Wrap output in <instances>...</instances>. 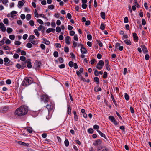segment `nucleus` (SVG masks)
<instances>
[{"label":"nucleus","mask_w":151,"mask_h":151,"mask_svg":"<svg viewBox=\"0 0 151 151\" xmlns=\"http://www.w3.org/2000/svg\"><path fill=\"white\" fill-rule=\"evenodd\" d=\"M28 111V107L25 105L21 106L15 110L14 114L15 116L19 117L26 114Z\"/></svg>","instance_id":"1"},{"label":"nucleus","mask_w":151,"mask_h":151,"mask_svg":"<svg viewBox=\"0 0 151 151\" xmlns=\"http://www.w3.org/2000/svg\"><path fill=\"white\" fill-rule=\"evenodd\" d=\"M34 80L31 77H26L22 81L21 85L23 86L27 87L33 83Z\"/></svg>","instance_id":"2"},{"label":"nucleus","mask_w":151,"mask_h":151,"mask_svg":"<svg viewBox=\"0 0 151 151\" xmlns=\"http://www.w3.org/2000/svg\"><path fill=\"white\" fill-rule=\"evenodd\" d=\"M104 65V62L102 60H100L97 64L96 67L99 70H101Z\"/></svg>","instance_id":"3"},{"label":"nucleus","mask_w":151,"mask_h":151,"mask_svg":"<svg viewBox=\"0 0 151 151\" xmlns=\"http://www.w3.org/2000/svg\"><path fill=\"white\" fill-rule=\"evenodd\" d=\"M40 97L41 100L45 103L49 101V97L47 95H42Z\"/></svg>","instance_id":"4"},{"label":"nucleus","mask_w":151,"mask_h":151,"mask_svg":"<svg viewBox=\"0 0 151 151\" xmlns=\"http://www.w3.org/2000/svg\"><path fill=\"white\" fill-rule=\"evenodd\" d=\"M108 119L113 122L114 125H116L118 124V123L116 120L114 116H109L108 117Z\"/></svg>","instance_id":"5"},{"label":"nucleus","mask_w":151,"mask_h":151,"mask_svg":"<svg viewBox=\"0 0 151 151\" xmlns=\"http://www.w3.org/2000/svg\"><path fill=\"white\" fill-rule=\"evenodd\" d=\"M9 111V107L8 106H5L3 108H0V113H5Z\"/></svg>","instance_id":"6"},{"label":"nucleus","mask_w":151,"mask_h":151,"mask_svg":"<svg viewBox=\"0 0 151 151\" xmlns=\"http://www.w3.org/2000/svg\"><path fill=\"white\" fill-rule=\"evenodd\" d=\"M97 151H109V150L105 146H100L97 148Z\"/></svg>","instance_id":"7"},{"label":"nucleus","mask_w":151,"mask_h":151,"mask_svg":"<svg viewBox=\"0 0 151 151\" xmlns=\"http://www.w3.org/2000/svg\"><path fill=\"white\" fill-rule=\"evenodd\" d=\"M41 63L40 62L36 60L34 63V65L36 70H39L40 68V66Z\"/></svg>","instance_id":"8"},{"label":"nucleus","mask_w":151,"mask_h":151,"mask_svg":"<svg viewBox=\"0 0 151 151\" xmlns=\"http://www.w3.org/2000/svg\"><path fill=\"white\" fill-rule=\"evenodd\" d=\"M54 107L53 104L51 102L50 103V104H48L46 105V107L48 109V112L52 110L53 109Z\"/></svg>","instance_id":"9"},{"label":"nucleus","mask_w":151,"mask_h":151,"mask_svg":"<svg viewBox=\"0 0 151 151\" xmlns=\"http://www.w3.org/2000/svg\"><path fill=\"white\" fill-rule=\"evenodd\" d=\"M102 143V141L101 140L98 139L93 142V145L95 146H97L101 144Z\"/></svg>","instance_id":"10"},{"label":"nucleus","mask_w":151,"mask_h":151,"mask_svg":"<svg viewBox=\"0 0 151 151\" xmlns=\"http://www.w3.org/2000/svg\"><path fill=\"white\" fill-rule=\"evenodd\" d=\"M141 47L143 52L144 54H146L148 52V50L145 45H142L141 46Z\"/></svg>","instance_id":"11"},{"label":"nucleus","mask_w":151,"mask_h":151,"mask_svg":"<svg viewBox=\"0 0 151 151\" xmlns=\"http://www.w3.org/2000/svg\"><path fill=\"white\" fill-rule=\"evenodd\" d=\"M4 62L6 63L4 64V65L6 66H9L11 64H10V60H9V58L7 57H5L4 58Z\"/></svg>","instance_id":"12"},{"label":"nucleus","mask_w":151,"mask_h":151,"mask_svg":"<svg viewBox=\"0 0 151 151\" xmlns=\"http://www.w3.org/2000/svg\"><path fill=\"white\" fill-rule=\"evenodd\" d=\"M70 37L69 36H67L65 38V43L68 45H70Z\"/></svg>","instance_id":"13"},{"label":"nucleus","mask_w":151,"mask_h":151,"mask_svg":"<svg viewBox=\"0 0 151 151\" xmlns=\"http://www.w3.org/2000/svg\"><path fill=\"white\" fill-rule=\"evenodd\" d=\"M0 29H1V30L3 32H5L6 30V27L2 22L0 23Z\"/></svg>","instance_id":"14"},{"label":"nucleus","mask_w":151,"mask_h":151,"mask_svg":"<svg viewBox=\"0 0 151 151\" xmlns=\"http://www.w3.org/2000/svg\"><path fill=\"white\" fill-rule=\"evenodd\" d=\"M133 36L134 40L137 42L138 40V36H137V34L135 32L133 33Z\"/></svg>","instance_id":"15"},{"label":"nucleus","mask_w":151,"mask_h":151,"mask_svg":"<svg viewBox=\"0 0 151 151\" xmlns=\"http://www.w3.org/2000/svg\"><path fill=\"white\" fill-rule=\"evenodd\" d=\"M31 60L30 59H27V66L28 68H31L32 67Z\"/></svg>","instance_id":"16"},{"label":"nucleus","mask_w":151,"mask_h":151,"mask_svg":"<svg viewBox=\"0 0 151 151\" xmlns=\"http://www.w3.org/2000/svg\"><path fill=\"white\" fill-rule=\"evenodd\" d=\"M81 52L82 54L86 53L87 51L86 49L84 47H82L81 49Z\"/></svg>","instance_id":"17"},{"label":"nucleus","mask_w":151,"mask_h":151,"mask_svg":"<svg viewBox=\"0 0 151 151\" xmlns=\"http://www.w3.org/2000/svg\"><path fill=\"white\" fill-rule=\"evenodd\" d=\"M97 131L99 133V134L102 137L105 138V139H106L107 140V139L106 138L105 135L104 134L102 133L101 132L100 130H99L98 129L97 130Z\"/></svg>","instance_id":"18"},{"label":"nucleus","mask_w":151,"mask_h":151,"mask_svg":"<svg viewBox=\"0 0 151 151\" xmlns=\"http://www.w3.org/2000/svg\"><path fill=\"white\" fill-rule=\"evenodd\" d=\"M43 40V42H42V43H44L47 45H49L50 44V42L47 40L46 39L43 38L42 39Z\"/></svg>","instance_id":"19"},{"label":"nucleus","mask_w":151,"mask_h":151,"mask_svg":"<svg viewBox=\"0 0 151 151\" xmlns=\"http://www.w3.org/2000/svg\"><path fill=\"white\" fill-rule=\"evenodd\" d=\"M55 31V29L50 28L46 30V32L47 33H49L50 32H52L53 33H54Z\"/></svg>","instance_id":"20"},{"label":"nucleus","mask_w":151,"mask_h":151,"mask_svg":"<svg viewBox=\"0 0 151 151\" xmlns=\"http://www.w3.org/2000/svg\"><path fill=\"white\" fill-rule=\"evenodd\" d=\"M23 2H24L22 1H18V6L19 8L22 7L24 5V3Z\"/></svg>","instance_id":"21"},{"label":"nucleus","mask_w":151,"mask_h":151,"mask_svg":"<svg viewBox=\"0 0 151 151\" xmlns=\"http://www.w3.org/2000/svg\"><path fill=\"white\" fill-rule=\"evenodd\" d=\"M68 110L67 112V114H71V108L70 105H68Z\"/></svg>","instance_id":"22"},{"label":"nucleus","mask_w":151,"mask_h":151,"mask_svg":"<svg viewBox=\"0 0 151 151\" xmlns=\"http://www.w3.org/2000/svg\"><path fill=\"white\" fill-rule=\"evenodd\" d=\"M100 16L103 19H105L106 14L104 12H101L100 13Z\"/></svg>","instance_id":"23"},{"label":"nucleus","mask_w":151,"mask_h":151,"mask_svg":"<svg viewBox=\"0 0 151 151\" xmlns=\"http://www.w3.org/2000/svg\"><path fill=\"white\" fill-rule=\"evenodd\" d=\"M27 62V60L26 61H24V62H23L22 63L21 65L22 67V69H24L25 67H26V63Z\"/></svg>","instance_id":"24"},{"label":"nucleus","mask_w":151,"mask_h":151,"mask_svg":"<svg viewBox=\"0 0 151 151\" xmlns=\"http://www.w3.org/2000/svg\"><path fill=\"white\" fill-rule=\"evenodd\" d=\"M25 129L30 133H32V127H28L27 128H26Z\"/></svg>","instance_id":"25"},{"label":"nucleus","mask_w":151,"mask_h":151,"mask_svg":"<svg viewBox=\"0 0 151 151\" xmlns=\"http://www.w3.org/2000/svg\"><path fill=\"white\" fill-rule=\"evenodd\" d=\"M94 81L96 82V83L98 84L97 86L98 87L99 84V78L97 77H95L94 78Z\"/></svg>","instance_id":"26"},{"label":"nucleus","mask_w":151,"mask_h":151,"mask_svg":"<svg viewBox=\"0 0 151 151\" xmlns=\"http://www.w3.org/2000/svg\"><path fill=\"white\" fill-rule=\"evenodd\" d=\"M124 42L125 44L128 45H130L131 44V42L128 39H126L124 40Z\"/></svg>","instance_id":"27"},{"label":"nucleus","mask_w":151,"mask_h":151,"mask_svg":"<svg viewBox=\"0 0 151 151\" xmlns=\"http://www.w3.org/2000/svg\"><path fill=\"white\" fill-rule=\"evenodd\" d=\"M64 143L65 146L66 147H68L69 145V143L68 139H65V140L64 141Z\"/></svg>","instance_id":"28"},{"label":"nucleus","mask_w":151,"mask_h":151,"mask_svg":"<svg viewBox=\"0 0 151 151\" xmlns=\"http://www.w3.org/2000/svg\"><path fill=\"white\" fill-rule=\"evenodd\" d=\"M2 48L5 50H10V48L8 46L4 45L2 46Z\"/></svg>","instance_id":"29"},{"label":"nucleus","mask_w":151,"mask_h":151,"mask_svg":"<svg viewBox=\"0 0 151 151\" xmlns=\"http://www.w3.org/2000/svg\"><path fill=\"white\" fill-rule=\"evenodd\" d=\"M105 25L103 23H102L100 25V29H101L102 30H104L105 29Z\"/></svg>","instance_id":"30"},{"label":"nucleus","mask_w":151,"mask_h":151,"mask_svg":"<svg viewBox=\"0 0 151 151\" xmlns=\"http://www.w3.org/2000/svg\"><path fill=\"white\" fill-rule=\"evenodd\" d=\"M88 132L90 134H92L93 133V130L92 128H90L88 130Z\"/></svg>","instance_id":"31"},{"label":"nucleus","mask_w":151,"mask_h":151,"mask_svg":"<svg viewBox=\"0 0 151 151\" xmlns=\"http://www.w3.org/2000/svg\"><path fill=\"white\" fill-rule=\"evenodd\" d=\"M108 73H107L105 71L103 75V78L104 79L106 78L107 77Z\"/></svg>","instance_id":"32"},{"label":"nucleus","mask_w":151,"mask_h":151,"mask_svg":"<svg viewBox=\"0 0 151 151\" xmlns=\"http://www.w3.org/2000/svg\"><path fill=\"white\" fill-rule=\"evenodd\" d=\"M13 31L12 29L9 27H8L7 29V32L8 33H10Z\"/></svg>","instance_id":"33"},{"label":"nucleus","mask_w":151,"mask_h":151,"mask_svg":"<svg viewBox=\"0 0 151 151\" xmlns=\"http://www.w3.org/2000/svg\"><path fill=\"white\" fill-rule=\"evenodd\" d=\"M31 15L29 14H27L26 16V19L28 20H29L31 19Z\"/></svg>","instance_id":"34"},{"label":"nucleus","mask_w":151,"mask_h":151,"mask_svg":"<svg viewBox=\"0 0 151 151\" xmlns=\"http://www.w3.org/2000/svg\"><path fill=\"white\" fill-rule=\"evenodd\" d=\"M3 22L6 25L8 24V20L7 18H5L3 20Z\"/></svg>","instance_id":"35"},{"label":"nucleus","mask_w":151,"mask_h":151,"mask_svg":"<svg viewBox=\"0 0 151 151\" xmlns=\"http://www.w3.org/2000/svg\"><path fill=\"white\" fill-rule=\"evenodd\" d=\"M124 97L126 100L128 101L129 100V95L127 93H125Z\"/></svg>","instance_id":"36"},{"label":"nucleus","mask_w":151,"mask_h":151,"mask_svg":"<svg viewBox=\"0 0 151 151\" xmlns=\"http://www.w3.org/2000/svg\"><path fill=\"white\" fill-rule=\"evenodd\" d=\"M56 31L58 32H60L61 31V28L60 27L57 26L56 29Z\"/></svg>","instance_id":"37"},{"label":"nucleus","mask_w":151,"mask_h":151,"mask_svg":"<svg viewBox=\"0 0 151 151\" xmlns=\"http://www.w3.org/2000/svg\"><path fill=\"white\" fill-rule=\"evenodd\" d=\"M34 32L37 37L39 36V33L37 29H35L34 30Z\"/></svg>","instance_id":"38"},{"label":"nucleus","mask_w":151,"mask_h":151,"mask_svg":"<svg viewBox=\"0 0 151 151\" xmlns=\"http://www.w3.org/2000/svg\"><path fill=\"white\" fill-rule=\"evenodd\" d=\"M34 14L35 16L37 18H38L39 17V15L37 12V10L36 9H35Z\"/></svg>","instance_id":"39"},{"label":"nucleus","mask_w":151,"mask_h":151,"mask_svg":"<svg viewBox=\"0 0 151 151\" xmlns=\"http://www.w3.org/2000/svg\"><path fill=\"white\" fill-rule=\"evenodd\" d=\"M26 46L28 48H30L32 47V44L30 43H28L26 45Z\"/></svg>","instance_id":"40"},{"label":"nucleus","mask_w":151,"mask_h":151,"mask_svg":"<svg viewBox=\"0 0 151 151\" xmlns=\"http://www.w3.org/2000/svg\"><path fill=\"white\" fill-rule=\"evenodd\" d=\"M128 19L127 17H126L124 19V23H126L128 22Z\"/></svg>","instance_id":"41"},{"label":"nucleus","mask_w":151,"mask_h":151,"mask_svg":"<svg viewBox=\"0 0 151 151\" xmlns=\"http://www.w3.org/2000/svg\"><path fill=\"white\" fill-rule=\"evenodd\" d=\"M94 91L96 92H98L99 91H102L101 88L100 87H99V88H94Z\"/></svg>","instance_id":"42"},{"label":"nucleus","mask_w":151,"mask_h":151,"mask_svg":"<svg viewBox=\"0 0 151 151\" xmlns=\"http://www.w3.org/2000/svg\"><path fill=\"white\" fill-rule=\"evenodd\" d=\"M20 59L21 61H24L26 60V58L24 56H21L20 57Z\"/></svg>","instance_id":"43"},{"label":"nucleus","mask_w":151,"mask_h":151,"mask_svg":"<svg viewBox=\"0 0 151 151\" xmlns=\"http://www.w3.org/2000/svg\"><path fill=\"white\" fill-rule=\"evenodd\" d=\"M64 48V50L65 52L68 53V52L69 51V48L68 47H65Z\"/></svg>","instance_id":"44"},{"label":"nucleus","mask_w":151,"mask_h":151,"mask_svg":"<svg viewBox=\"0 0 151 151\" xmlns=\"http://www.w3.org/2000/svg\"><path fill=\"white\" fill-rule=\"evenodd\" d=\"M66 17L68 18L69 19H71L72 18V16L70 13H68L66 16Z\"/></svg>","instance_id":"45"},{"label":"nucleus","mask_w":151,"mask_h":151,"mask_svg":"<svg viewBox=\"0 0 151 151\" xmlns=\"http://www.w3.org/2000/svg\"><path fill=\"white\" fill-rule=\"evenodd\" d=\"M45 27H44L42 25H40L39 26L38 28V29L39 31H40L41 30H42V29H43V28Z\"/></svg>","instance_id":"46"},{"label":"nucleus","mask_w":151,"mask_h":151,"mask_svg":"<svg viewBox=\"0 0 151 151\" xmlns=\"http://www.w3.org/2000/svg\"><path fill=\"white\" fill-rule=\"evenodd\" d=\"M15 36L14 35H12L9 36V38L12 40H14V39Z\"/></svg>","instance_id":"47"},{"label":"nucleus","mask_w":151,"mask_h":151,"mask_svg":"<svg viewBox=\"0 0 151 151\" xmlns=\"http://www.w3.org/2000/svg\"><path fill=\"white\" fill-rule=\"evenodd\" d=\"M74 63L72 61H70L69 63V65L70 67H73V65H74Z\"/></svg>","instance_id":"48"},{"label":"nucleus","mask_w":151,"mask_h":151,"mask_svg":"<svg viewBox=\"0 0 151 151\" xmlns=\"http://www.w3.org/2000/svg\"><path fill=\"white\" fill-rule=\"evenodd\" d=\"M87 38L88 40H91L92 39V37L91 35L90 34L88 35L87 36Z\"/></svg>","instance_id":"49"},{"label":"nucleus","mask_w":151,"mask_h":151,"mask_svg":"<svg viewBox=\"0 0 151 151\" xmlns=\"http://www.w3.org/2000/svg\"><path fill=\"white\" fill-rule=\"evenodd\" d=\"M39 15L40 17H43V18H44L45 19H47V17H46L45 16V15H44V14H40Z\"/></svg>","instance_id":"50"},{"label":"nucleus","mask_w":151,"mask_h":151,"mask_svg":"<svg viewBox=\"0 0 151 151\" xmlns=\"http://www.w3.org/2000/svg\"><path fill=\"white\" fill-rule=\"evenodd\" d=\"M13 57L14 58L17 59L19 58V56L17 54L15 53Z\"/></svg>","instance_id":"51"},{"label":"nucleus","mask_w":151,"mask_h":151,"mask_svg":"<svg viewBox=\"0 0 151 151\" xmlns=\"http://www.w3.org/2000/svg\"><path fill=\"white\" fill-rule=\"evenodd\" d=\"M37 21L38 22L41 24H44L43 21L40 19H38Z\"/></svg>","instance_id":"52"},{"label":"nucleus","mask_w":151,"mask_h":151,"mask_svg":"<svg viewBox=\"0 0 151 151\" xmlns=\"http://www.w3.org/2000/svg\"><path fill=\"white\" fill-rule=\"evenodd\" d=\"M29 42L34 45H36L38 44V42L35 40H31Z\"/></svg>","instance_id":"53"},{"label":"nucleus","mask_w":151,"mask_h":151,"mask_svg":"<svg viewBox=\"0 0 151 151\" xmlns=\"http://www.w3.org/2000/svg\"><path fill=\"white\" fill-rule=\"evenodd\" d=\"M97 41L100 47H102L103 46V44L102 42L99 40H97Z\"/></svg>","instance_id":"54"},{"label":"nucleus","mask_w":151,"mask_h":151,"mask_svg":"<svg viewBox=\"0 0 151 151\" xmlns=\"http://www.w3.org/2000/svg\"><path fill=\"white\" fill-rule=\"evenodd\" d=\"M54 56L55 57H57L58 56V53L57 51H55L54 52Z\"/></svg>","instance_id":"55"},{"label":"nucleus","mask_w":151,"mask_h":151,"mask_svg":"<svg viewBox=\"0 0 151 151\" xmlns=\"http://www.w3.org/2000/svg\"><path fill=\"white\" fill-rule=\"evenodd\" d=\"M11 43V41L9 39H6L5 41V43L7 45Z\"/></svg>","instance_id":"56"},{"label":"nucleus","mask_w":151,"mask_h":151,"mask_svg":"<svg viewBox=\"0 0 151 151\" xmlns=\"http://www.w3.org/2000/svg\"><path fill=\"white\" fill-rule=\"evenodd\" d=\"M14 44L16 45H19L21 44V42L19 41H16L14 42Z\"/></svg>","instance_id":"57"},{"label":"nucleus","mask_w":151,"mask_h":151,"mask_svg":"<svg viewBox=\"0 0 151 151\" xmlns=\"http://www.w3.org/2000/svg\"><path fill=\"white\" fill-rule=\"evenodd\" d=\"M29 23L30 25L32 26H33L34 25V22L33 20H30L29 22Z\"/></svg>","instance_id":"58"},{"label":"nucleus","mask_w":151,"mask_h":151,"mask_svg":"<svg viewBox=\"0 0 151 151\" xmlns=\"http://www.w3.org/2000/svg\"><path fill=\"white\" fill-rule=\"evenodd\" d=\"M48 8L50 9H53L54 8V6L53 5H49L48 6Z\"/></svg>","instance_id":"59"},{"label":"nucleus","mask_w":151,"mask_h":151,"mask_svg":"<svg viewBox=\"0 0 151 151\" xmlns=\"http://www.w3.org/2000/svg\"><path fill=\"white\" fill-rule=\"evenodd\" d=\"M16 67L17 68L19 69H20V68H21L22 69V66L21 65H20L19 64H17L16 65Z\"/></svg>","instance_id":"60"},{"label":"nucleus","mask_w":151,"mask_h":151,"mask_svg":"<svg viewBox=\"0 0 151 151\" xmlns=\"http://www.w3.org/2000/svg\"><path fill=\"white\" fill-rule=\"evenodd\" d=\"M82 7L83 9H86L87 7V5L86 3H82Z\"/></svg>","instance_id":"61"},{"label":"nucleus","mask_w":151,"mask_h":151,"mask_svg":"<svg viewBox=\"0 0 151 151\" xmlns=\"http://www.w3.org/2000/svg\"><path fill=\"white\" fill-rule=\"evenodd\" d=\"M105 66L106 67V69L108 70L109 71L110 70V65H105Z\"/></svg>","instance_id":"62"},{"label":"nucleus","mask_w":151,"mask_h":151,"mask_svg":"<svg viewBox=\"0 0 151 151\" xmlns=\"http://www.w3.org/2000/svg\"><path fill=\"white\" fill-rule=\"evenodd\" d=\"M51 24L52 27L53 28H54L56 27L55 23L54 22H52Z\"/></svg>","instance_id":"63"},{"label":"nucleus","mask_w":151,"mask_h":151,"mask_svg":"<svg viewBox=\"0 0 151 151\" xmlns=\"http://www.w3.org/2000/svg\"><path fill=\"white\" fill-rule=\"evenodd\" d=\"M70 55L72 58H73V59H74L76 58L75 55L73 52L70 53Z\"/></svg>","instance_id":"64"}]
</instances>
